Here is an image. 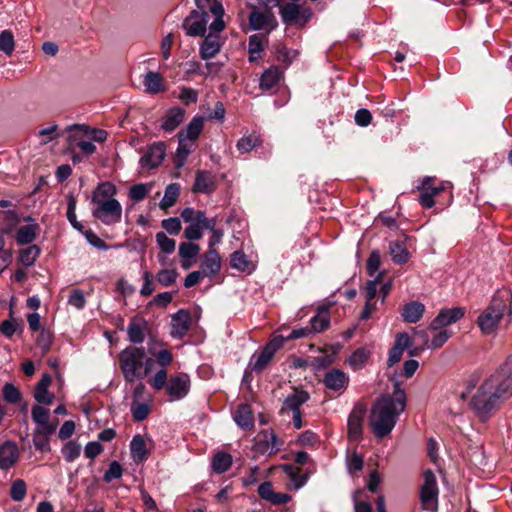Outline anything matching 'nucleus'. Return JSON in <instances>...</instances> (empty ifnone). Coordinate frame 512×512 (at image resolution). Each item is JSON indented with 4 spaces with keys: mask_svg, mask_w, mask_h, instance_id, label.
Instances as JSON below:
<instances>
[{
    "mask_svg": "<svg viewBox=\"0 0 512 512\" xmlns=\"http://www.w3.org/2000/svg\"><path fill=\"white\" fill-rule=\"evenodd\" d=\"M511 395L512 379L509 372L500 370L490 375L478 386L469 405L477 418L484 422Z\"/></svg>",
    "mask_w": 512,
    "mask_h": 512,
    "instance_id": "nucleus-1",
    "label": "nucleus"
},
{
    "mask_svg": "<svg viewBox=\"0 0 512 512\" xmlns=\"http://www.w3.org/2000/svg\"><path fill=\"white\" fill-rule=\"evenodd\" d=\"M405 407V391L395 382L393 393L378 399L371 410L370 425L375 436L383 438L390 434Z\"/></svg>",
    "mask_w": 512,
    "mask_h": 512,
    "instance_id": "nucleus-2",
    "label": "nucleus"
},
{
    "mask_svg": "<svg viewBox=\"0 0 512 512\" xmlns=\"http://www.w3.org/2000/svg\"><path fill=\"white\" fill-rule=\"evenodd\" d=\"M116 193V186L109 181L99 183L92 193V215L105 225L121 221L122 205L116 199Z\"/></svg>",
    "mask_w": 512,
    "mask_h": 512,
    "instance_id": "nucleus-3",
    "label": "nucleus"
},
{
    "mask_svg": "<svg viewBox=\"0 0 512 512\" xmlns=\"http://www.w3.org/2000/svg\"><path fill=\"white\" fill-rule=\"evenodd\" d=\"M172 354H151L145 360L144 376L154 373V376L149 379L150 386L159 391L166 388L167 379L166 367L172 362Z\"/></svg>",
    "mask_w": 512,
    "mask_h": 512,
    "instance_id": "nucleus-4",
    "label": "nucleus"
},
{
    "mask_svg": "<svg viewBox=\"0 0 512 512\" xmlns=\"http://www.w3.org/2000/svg\"><path fill=\"white\" fill-rule=\"evenodd\" d=\"M450 335L447 329L434 326V323L431 322L427 329L414 332V343L418 349L435 350L441 348Z\"/></svg>",
    "mask_w": 512,
    "mask_h": 512,
    "instance_id": "nucleus-5",
    "label": "nucleus"
},
{
    "mask_svg": "<svg viewBox=\"0 0 512 512\" xmlns=\"http://www.w3.org/2000/svg\"><path fill=\"white\" fill-rule=\"evenodd\" d=\"M450 188L449 183L438 181L435 177L426 176L417 186L419 191V202L424 208H431L435 205V197Z\"/></svg>",
    "mask_w": 512,
    "mask_h": 512,
    "instance_id": "nucleus-6",
    "label": "nucleus"
},
{
    "mask_svg": "<svg viewBox=\"0 0 512 512\" xmlns=\"http://www.w3.org/2000/svg\"><path fill=\"white\" fill-rule=\"evenodd\" d=\"M505 305L501 299H492L490 305L478 317V325L484 334L496 331L500 319L503 317Z\"/></svg>",
    "mask_w": 512,
    "mask_h": 512,
    "instance_id": "nucleus-7",
    "label": "nucleus"
},
{
    "mask_svg": "<svg viewBox=\"0 0 512 512\" xmlns=\"http://www.w3.org/2000/svg\"><path fill=\"white\" fill-rule=\"evenodd\" d=\"M283 445V440L273 430L266 429L255 437L253 451L258 455H273L279 452Z\"/></svg>",
    "mask_w": 512,
    "mask_h": 512,
    "instance_id": "nucleus-8",
    "label": "nucleus"
},
{
    "mask_svg": "<svg viewBox=\"0 0 512 512\" xmlns=\"http://www.w3.org/2000/svg\"><path fill=\"white\" fill-rule=\"evenodd\" d=\"M147 354H122L121 368L124 378L128 382H133L138 377L144 376L145 360Z\"/></svg>",
    "mask_w": 512,
    "mask_h": 512,
    "instance_id": "nucleus-9",
    "label": "nucleus"
},
{
    "mask_svg": "<svg viewBox=\"0 0 512 512\" xmlns=\"http://www.w3.org/2000/svg\"><path fill=\"white\" fill-rule=\"evenodd\" d=\"M280 15L286 25L304 26L312 17V10L296 3H289L280 6Z\"/></svg>",
    "mask_w": 512,
    "mask_h": 512,
    "instance_id": "nucleus-10",
    "label": "nucleus"
},
{
    "mask_svg": "<svg viewBox=\"0 0 512 512\" xmlns=\"http://www.w3.org/2000/svg\"><path fill=\"white\" fill-rule=\"evenodd\" d=\"M424 483L420 491V499L424 510H434L438 503V486L434 473L427 470L423 475Z\"/></svg>",
    "mask_w": 512,
    "mask_h": 512,
    "instance_id": "nucleus-11",
    "label": "nucleus"
},
{
    "mask_svg": "<svg viewBox=\"0 0 512 512\" xmlns=\"http://www.w3.org/2000/svg\"><path fill=\"white\" fill-rule=\"evenodd\" d=\"M209 15L206 9L193 10L183 21L186 34L191 37L204 36L207 30Z\"/></svg>",
    "mask_w": 512,
    "mask_h": 512,
    "instance_id": "nucleus-12",
    "label": "nucleus"
},
{
    "mask_svg": "<svg viewBox=\"0 0 512 512\" xmlns=\"http://www.w3.org/2000/svg\"><path fill=\"white\" fill-rule=\"evenodd\" d=\"M190 387V377L187 374L181 373L171 376L165 389L170 401H179L189 394Z\"/></svg>",
    "mask_w": 512,
    "mask_h": 512,
    "instance_id": "nucleus-13",
    "label": "nucleus"
},
{
    "mask_svg": "<svg viewBox=\"0 0 512 512\" xmlns=\"http://www.w3.org/2000/svg\"><path fill=\"white\" fill-rule=\"evenodd\" d=\"M249 24L253 30H265L270 33L277 25V19L269 8L253 9L249 15Z\"/></svg>",
    "mask_w": 512,
    "mask_h": 512,
    "instance_id": "nucleus-14",
    "label": "nucleus"
},
{
    "mask_svg": "<svg viewBox=\"0 0 512 512\" xmlns=\"http://www.w3.org/2000/svg\"><path fill=\"white\" fill-rule=\"evenodd\" d=\"M149 332V324L141 315H135L130 319L127 327V335L130 342L141 344Z\"/></svg>",
    "mask_w": 512,
    "mask_h": 512,
    "instance_id": "nucleus-15",
    "label": "nucleus"
},
{
    "mask_svg": "<svg viewBox=\"0 0 512 512\" xmlns=\"http://www.w3.org/2000/svg\"><path fill=\"white\" fill-rule=\"evenodd\" d=\"M197 8L199 9H209L212 15L214 16L213 22L210 24V27L213 31H222L225 28V23L223 21L224 8L222 4L217 0H195Z\"/></svg>",
    "mask_w": 512,
    "mask_h": 512,
    "instance_id": "nucleus-16",
    "label": "nucleus"
},
{
    "mask_svg": "<svg viewBox=\"0 0 512 512\" xmlns=\"http://www.w3.org/2000/svg\"><path fill=\"white\" fill-rule=\"evenodd\" d=\"M209 28H211L209 26ZM220 31H213L210 29V33L205 37L200 46V56L204 60L215 57L221 49L222 43L219 38Z\"/></svg>",
    "mask_w": 512,
    "mask_h": 512,
    "instance_id": "nucleus-17",
    "label": "nucleus"
},
{
    "mask_svg": "<svg viewBox=\"0 0 512 512\" xmlns=\"http://www.w3.org/2000/svg\"><path fill=\"white\" fill-rule=\"evenodd\" d=\"M165 157V146L162 143L151 145L142 156L140 163L142 167L152 169L158 167Z\"/></svg>",
    "mask_w": 512,
    "mask_h": 512,
    "instance_id": "nucleus-18",
    "label": "nucleus"
},
{
    "mask_svg": "<svg viewBox=\"0 0 512 512\" xmlns=\"http://www.w3.org/2000/svg\"><path fill=\"white\" fill-rule=\"evenodd\" d=\"M19 458L18 446L13 441H6L0 446V469L8 470Z\"/></svg>",
    "mask_w": 512,
    "mask_h": 512,
    "instance_id": "nucleus-19",
    "label": "nucleus"
},
{
    "mask_svg": "<svg viewBox=\"0 0 512 512\" xmlns=\"http://www.w3.org/2000/svg\"><path fill=\"white\" fill-rule=\"evenodd\" d=\"M191 317L187 310H179L171 319V335L176 338L184 336L190 328Z\"/></svg>",
    "mask_w": 512,
    "mask_h": 512,
    "instance_id": "nucleus-20",
    "label": "nucleus"
},
{
    "mask_svg": "<svg viewBox=\"0 0 512 512\" xmlns=\"http://www.w3.org/2000/svg\"><path fill=\"white\" fill-rule=\"evenodd\" d=\"M221 269V258L216 249H209L201 262L200 270L206 277L215 276Z\"/></svg>",
    "mask_w": 512,
    "mask_h": 512,
    "instance_id": "nucleus-21",
    "label": "nucleus"
},
{
    "mask_svg": "<svg viewBox=\"0 0 512 512\" xmlns=\"http://www.w3.org/2000/svg\"><path fill=\"white\" fill-rule=\"evenodd\" d=\"M57 428H35L32 435V442L35 449L41 453L51 451L50 438Z\"/></svg>",
    "mask_w": 512,
    "mask_h": 512,
    "instance_id": "nucleus-22",
    "label": "nucleus"
},
{
    "mask_svg": "<svg viewBox=\"0 0 512 512\" xmlns=\"http://www.w3.org/2000/svg\"><path fill=\"white\" fill-rule=\"evenodd\" d=\"M308 400L309 394L306 391L296 390L284 400L281 413L300 412V407Z\"/></svg>",
    "mask_w": 512,
    "mask_h": 512,
    "instance_id": "nucleus-23",
    "label": "nucleus"
},
{
    "mask_svg": "<svg viewBox=\"0 0 512 512\" xmlns=\"http://www.w3.org/2000/svg\"><path fill=\"white\" fill-rule=\"evenodd\" d=\"M26 220L29 221V223L19 227L15 236L16 242L20 245L32 243L36 239L40 229L39 225L31 217Z\"/></svg>",
    "mask_w": 512,
    "mask_h": 512,
    "instance_id": "nucleus-24",
    "label": "nucleus"
},
{
    "mask_svg": "<svg viewBox=\"0 0 512 512\" xmlns=\"http://www.w3.org/2000/svg\"><path fill=\"white\" fill-rule=\"evenodd\" d=\"M184 109L180 107H172L163 116L161 128L165 132L174 131L184 120Z\"/></svg>",
    "mask_w": 512,
    "mask_h": 512,
    "instance_id": "nucleus-25",
    "label": "nucleus"
},
{
    "mask_svg": "<svg viewBox=\"0 0 512 512\" xmlns=\"http://www.w3.org/2000/svg\"><path fill=\"white\" fill-rule=\"evenodd\" d=\"M216 189L215 177L208 171H198L193 185L196 193L209 194Z\"/></svg>",
    "mask_w": 512,
    "mask_h": 512,
    "instance_id": "nucleus-26",
    "label": "nucleus"
},
{
    "mask_svg": "<svg viewBox=\"0 0 512 512\" xmlns=\"http://www.w3.org/2000/svg\"><path fill=\"white\" fill-rule=\"evenodd\" d=\"M464 314L465 310L461 307L446 309L442 310L432 322L434 323V326L437 325L445 329L444 327L460 320Z\"/></svg>",
    "mask_w": 512,
    "mask_h": 512,
    "instance_id": "nucleus-27",
    "label": "nucleus"
},
{
    "mask_svg": "<svg viewBox=\"0 0 512 512\" xmlns=\"http://www.w3.org/2000/svg\"><path fill=\"white\" fill-rule=\"evenodd\" d=\"M143 85L148 94H158L166 90L163 77L158 72L149 71L143 78Z\"/></svg>",
    "mask_w": 512,
    "mask_h": 512,
    "instance_id": "nucleus-28",
    "label": "nucleus"
},
{
    "mask_svg": "<svg viewBox=\"0 0 512 512\" xmlns=\"http://www.w3.org/2000/svg\"><path fill=\"white\" fill-rule=\"evenodd\" d=\"M31 417L36 424L35 428H57L58 426V420L50 421L49 410L42 406H34Z\"/></svg>",
    "mask_w": 512,
    "mask_h": 512,
    "instance_id": "nucleus-29",
    "label": "nucleus"
},
{
    "mask_svg": "<svg viewBox=\"0 0 512 512\" xmlns=\"http://www.w3.org/2000/svg\"><path fill=\"white\" fill-rule=\"evenodd\" d=\"M347 383L348 379L345 373L337 369L327 372L324 377V384L330 390L342 391L345 389Z\"/></svg>",
    "mask_w": 512,
    "mask_h": 512,
    "instance_id": "nucleus-30",
    "label": "nucleus"
},
{
    "mask_svg": "<svg viewBox=\"0 0 512 512\" xmlns=\"http://www.w3.org/2000/svg\"><path fill=\"white\" fill-rule=\"evenodd\" d=\"M281 78L282 71L276 66H271L261 75L259 86L261 90L268 91L277 86Z\"/></svg>",
    "mask_w": 512,
    "mask_h": 512,
    "instance_id": "nucleus-31",
    "label": "nucleus"
},
{
    "mask_svg": "<svg viewBox=\"0 0 512 512\" xmlns=\"http://www.w3.org/2000/svg\"><path fill=\"white\" fill-rule=\"evenodd\" d=\"M236 424L242 429H250L254 426V416L249 405L241 404L233 414Z\"/></svg>",
    "mask_w": 512,
    "mask_h": 512,
    "instance_id": "nucleus-32",
    "label": "nucleus"
},
{
    "mask_svg": "<svg viewBox=\"0 0 512 512\" xmlns=\"http://www.w3.org/2000/svg\"><path fill=\"white\" fill-rule=\"evenodd\" d=\"M130 454L137 464L144 462L148 457L146 443L141 435H135L130 442Z\"/></svg>",
    "mask_w": 512,
    "mask_h": 512,
    "instance_id": "nucleus-33",
    "label": "nucleus"
},
{
    "mask_svg": "<svg viewBox=\"0 0 512 512\" xmlns=\"http://www.w3.org/2000/svg\"><path fill=\"white\" fill-rule=\"evenodd\" d=\"M230 263L233 269L248 274L256 269V265L249 260L248 256L241 250H237L231 255Z\"/></svg>",
    "mask_w": 512,
    "mask_h": 512,
    "instance_id": "nucleus-34",
    "label": "nucleus"
},
{
    "mask_svg": "<svg viewBox=\"0 0 512 512\" xmlns=\"http://www.w3.org/2000/svg\"><path fill=\"white\" fill-rule=\"evenodd\" d=\"M424 311L425 306L422 303L413 301L403 307L402 317L407 323H416L422 318Z\"/></svg>",
    "mask_w": 512,
    "mask_h": 512,
    "instance_id": "nucleus-35",
    "label": "nucleus"
},
{
    "mask_svg": "<svg viewBox=\"0 0 512 512\" xmlns=\"http://www.w3.org/2000/svg\"><path fill=\"white\" fill-rule=\"evenodd\" d=\"M363 411L353 410L348 418V435L350 439L358 440L362 435Z\"/></svg>",
    "mask_w": 512,
    "mask_h": 512,
    "instance_id": "nucleus-36",
    "label": "nucleus"
},
{
    "mask_svg": "<svg viewBox=\"0 0 512 512\" xmlns=\"http://www.w3.org/2000/svg\"><path fill=\"white\" fill-rule=\"evenodd\" d=\"M203 127L204 118L200 116L194 117L187 125L186 129L178 133V137H183L191 142H194L202 132Z\"/></svg>",
    "mask_w": 512,
    "mask_h": 512,
    "instance_id": "nucleus-37",
    "label": "nucleus"
},
{
    "mask_svg": "<svg viewBox=\"0 0 512 512\" xmlns=\"http://www.w3.org/2000/svg\"><path fill=\"white\" fill-rule=\"evenodd\" d=\"M283 470L287 474V476L290 478V481H291L290 485L295 490L302 488L308 481L309 474L308 473L300 474L299 468H297L293 465H284Z\"/></svg>",
    "mask_w": 512,
    "mask_h": 512,
    "instance_id": "nucleus-38",
    "label": "nucleus"
},
{
    "mask_svg": "<svg viewBox=\"0 0 512 512\" xmlns=\"http://www.w3.org/2000/svg\"><path fill=\"white\" fill-rule=\"evenodd\" d=\"M392 260L396 264H405L409 260V251L401 241H393L389 245Z\"/></svg>",
    "mask_w": 512,
    "mask_h": 512,
    "instance_id": "nucleus-39",
    "label": "nucleus"
},
{
    "mask_svg": "<svg viewBox=\"0 0 512 512\" xmlns=\"http://www.w3.org/2000/svg\"><path fill=\"white\" fill-rule=\"evenodd\" d=\"M211 465L215 473L222 474L230 469L232 456L226 452H218L214 455Z\"/></svg>",
    "mask_w": 512,
    "mask_h": 512,
    "instance_id": "nucleus-40",
    "label": "nucleus"
},
{
    "mask_svg": "<svg viewBox=\"0 0 512 512\" xmlns=\"http://www.w3.org/2000/svg\"><path fill=\"white\" fill-rule=\"evenodd\" d=\"M330 317L327 308H319L317 314L310 321L312 332H322L328 328Z\"/></svg>",
    "mask_w": 512,
    "mask_h": 512,
    "instance_id": "nucleus-41",
    "label": "nucleus"
},
{
    "mask_svg": "<svg viewBox=\"0 0 512 512\" xmlns=\"http://www.w3.org/2000/svg\"><path fill=\"white\" fill-rule=\"evenodd\" d=\"M180 186L177 183H172L166 187L164 197L160 201V207L162 209H167L172 207L179 196Z\"/></svg>",
    "mask_w": 512,
    "mask_h": 512,
    "instance_id": "nucleus-42",
    "label": "nucleus"
},
{
    "mask_svg": "<svg viewBox=\"0 0 512 512\" xmlns=\"http://www.w3.org/2000/svg\"><path fill=\"white\" fill-rule=\"evenodd\" d=\"M261 144V138L256 134L244 135L237 142V149L240 153H248Z\"/></svg>",
    "mask_w": 512,
    "mask_h": 512,
    "instance_id": "nucleus-43",
    "label": "nucleus"
},
{
    "mask_svg": "<svg viewBox=\"0 0 512 512\" xmlns=\"http://www.w3.org/2000/svg\"><path fill=\"white\" fill-rule=\"evenodd\" d=\"M40 254V249L37 245H31L23 248L19 252V261L25 266L34 264Z\"/></svg>",
    "mask_w": 512,
    "mask_h": 512,
    "instance_id": "nucleus-44",
    "label": "nucleus"
},
{
    "mask_svg": "<svg viewBox=\"0 0 512 512\" xmlns=\"http://www.w3.org/2000/svg\"><path fill=\"white\" fill-rule=\"evenodd\" d=\"M179 138V145L176 151V156L178 158L177 167L183 166L186 161L187 156L192 152L194 148V142H191L183 137Z\"/></svg>",
    "mask_w": 512,
    "mask_h": 512,
    "instance_id": "nucleus-45",
    "label": "nucleus"
},
{
    "mask_svg": "<svg viewBox=\"0 0 512 512\" xmlns=\"http://www.w3.org/2000/svg\"><path fill=\"white\" fill-rule=\"evenodd\" d=\"M15 49V40L10 30H3L0 33V50L6 55H11Z\"/></svg>",
    "mask_w": 512,
    "mask_h": 512,
    "instance_id": "nucleus-46",
    "label": "nucleus"
},
{
    "mask_svg": "<svg viewBox=\"0 0 512 512\" xmlns=\"http://www.w3.org/2000/svg\"><path fill=\"white\" fill-rule=\"evenodd\" d=\"M273 354H258L256 358L252 357L248 369L254 372H261L264 370L272 360Z\"/></svg>",
    "mask_w": 512,
    "mask_h": 512,
    "instance_id": "nucleus-47",
    "label": "nucleus"
},
{
    "mask_svg": "<svg viewBox=\"0 0 512 512\" xmlns=\"http://www.w3.org/2000/svg\"><path fill=\"white\" fill-rule=\"evenodd\" d=\"M414 343V339L411 340L410 336L405 333H398L395 337V343L391 348L390 352H404L410 348Z\"/></svg>",
    "mask_w": 512,
    "mask_h": 512,
    "instance_id": "nucleus-48",
    "label": "nucleus"
},
{
    "mask_svg": "<svg viewBox=\"0 0 512 512\" xmlns=\"http://www.w3.org/2000/svg\"><path fill=\"white\" fill-rule=\"evenodd\" d=\"M262 50H263L262 37L258 34H254V35L250 36L249 42H248V52L250 54L249 60L251 62L255 61L257 59L256 55H259Z\"/></svg>",
    "mask_w": 512,
    "mask_h": 512,
    "instance_id": "nucleus-49",
    "label": "nucleus"
},
{
    "mask_svg": "<svg viewBox=\"0 0 512 512\" xmlns=\"http://www.w3.org/2000/svg\"><path fill=\"white\" fill-rule=\"evenodd\" d=\"M152 189V183L149 184H136L129 190V197L134 201L143 200Z\"/></svg>",
    "mask_w": 512,
    "mask_h": 512,
    "instance_id": "nucleus-50",
    "label": "nucleus"
},
{
    "mask_svg": "<svg viewBox=\"0 0 512 512\" xmlns=\"http://www.w3.org/2000/svg\"><path fill=\"white\" fill-rule=\"evenodd\" d=\"M131 413L134 420L143 421L150 413V406L146 403L134 401L131 404Z\"/></svg>",
    "mask_w": 512,
    "mask_h": 512,
    "instance_id": "nucleus-51",
    "label": "nucleus"
},
{
    "mask_svg": "<svg viewBox=\"0 0 512 512\" xmlns=\"http://www.w3.org/2000/svg\"><path fill=\"white\" fill-rule=\"evenodd\" d=\"M27 493L26 483L22 479L15 480L11 485L10 497L17 502L22 501Z\"/></svg>",
    "mask_w": 512,
    "mask_h": 512,
    "instance_id": "nucleus-52",
    "label": "nucleus"
},
{
    "mask_svg": "<svg viewBox=\"0 0 512 512\" xmlns=\"http://www.w3.org/2000/svg\"><path fill=\"white\" fill-rule=\"evenodd\" d=\"M81 446L74 441L67 442L62 448V454L67 462H73L79 457Z\"/></svg>",
    "mask_w": 512,
    "mask_h": 512,
    "instance_id": "nucleus-53",
    "label": "nucleus"
},
{
    "mask_svg": "<svg viewBox=\"0 0 512 512\" xmlns=\"http://www.w3.org/2000/svg\"><path fill=\"white\" fill-rule=\"evenodd\" d=\"M156 242L159 248L167 254L172 253L175 250L176 242L174 239L169 238L164 232H158L156 234Z\"/></svg>",
    "mask_w": 512,
    "mask_h": 512,
    "instance_id": "nucleus-54",
    "label": "nucleus"
},
{
    "mask_svg": "<svg viewBox=\"0 0 512 512\" xmlns=\"http://www.w3.org/2000/svg\"><path fill=\"white\" fill-rule=\"evenodd\" d=\"M7 221V226L4 229L0 230V251H2L5 247L4 235L9 234L14 229V227L19 222V218L16 213L9 212L7 213Z\"/></svg>",
    "mask_w": 512,
    "mask_h": 512,
    "instance_id": "nucleus-55",
    "label": "nucleus"
},
{
    "mask_svg": "<svg viewBox=\"0 0 512 512\" xmlns=\"http://www.w3.org/2000/svg\"><path fill=\"white\" fill-rule=\"evenodd\" d=\"M178 272L175 269H163L158 272L156 278L162 286H170L177 280Z\"/></svg>",
    "mask_w": 512,
    "mask_h": 512,
    "instance_id": "nucleus-56",
    "label": "nucleus"
},
{
    "mask_svg": "<svg viewBox=\"0 0 512 512\" xmlns=\"http://www.w3.org/2000/svg\"><path fill=\"white\" fill-rule=\"evenodd\" d=\"M346 465L350 474L359 472L363 468V458L356 452H353L352 454L347 455Z\"/></svg>",
    "mask_w": 512,
    "mask_h": 512,
    "instance_id": "nucleus-57",
    "label": "nucleus"
},
{
    "mask_svg": "<svg viewBox=\"0 0 512 512\" xmlns=\"http://www.w3.org/2000/svg\"><path fill=\"white\" fill-rule=\"evenodd\" d=\"M200 247L197 244L184 242L179 246V256L181 258H196L199 254Z\"/></svg>",
    "mask_w": 512,
    "mask_h": 512,
    "instance_id": "nucleus-58",
    "label": "nucleus"
},
{
    "mask_svg": "<svg viewBox=\"0 0 512 512\" xmlns=\"http://www.w3.org/2000/svg\"><path fill=\"white\" fill-rule=\"evenodd\" d=\"M384 272H380L373 280H369L365 286V299H376L378 284L381 282Z\"/></svg>",
    "mask_w": 512,
    "mask_h": 512,
    "instance_id": "nucleus-59",
    "label": "nucleus"
},
{
    "mask_svg": "<svg viewBox=\"0 0 512 512\" xmlns=\"http://www.w3.org/2000/svg\"><path fill=\"white\" fill-rule=\"evenodd\" d=\"M123 474L122 466L117 461H112L109 465L108 470L104 473L103 479L109 483L112 480L121 478Z\"/></svg>",
    "mask_w": 512,
    "mask_h": 512,
    "instance_id": "nucleus-60",
    "label": "nucleus"
},
{
    "mask_svg": "<svg viewBox=\"0 0 512 512\" xmlns=\"http://www.w3.org/2000/svg\"><path fill=\"white\" fill-rule=\"evenodd\" d=\"M68 304L76 309H83L86 304V299L83 292L79 289H74L68 299Z\"/></svg>",
    "mask_w": 512,
    "mask_h": 512,
    "instance_id": "nucleus-61",
    "label": "nucleus"
},
{
    "mask_svg": "<svg viewBox=\"0 0 512 512\" xmlns=\"http://www.w3.org/2000/svg\"><path fill=\"white\" fill-rule=\"evenodd\" d=\"M368 361V354H349L346 362L354 369L358 370L365 366Z\"/></svg>",
    "mask_w": 512,
    "mask_h": 512,
    "instance_id": "nucleus-62",
    "label": "nucleus"
},
{
    "mask_svg": "<svg viewBox=\"0 0 512 512\" xmlns=\"http://www.w3.org/2000/svg\"><path fill=\"white\" fill-rule=\"evenodd\" d=\"M34 397L38 403L45 405H50L54 399V395L48 391V388L41 387L35 388Z\"/></svg>",
    "mask_w": 512,
    "mask_h": 512,
    "instance_id": "nucleus-63",
    "label": "nucleus"
},
{
    "mask_svg": "<svg viewBox=\"0 0 512 512\" xmlns=\"http://www.w3.org/2000/svg\"><path fill=\"white\" fill-rule=\"evenodd\" d=\"M381 264V256L379 252L373 251L367 260V272L369 276H374Z\"/></svg>",
    "mask_w": 512,
    "mask_h": 512,
    "instance_id": "nucleus-64",
    "label": "nucleus"
}]
</instances>
